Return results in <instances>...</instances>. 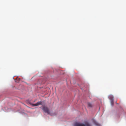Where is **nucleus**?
<instances>
[{"label": "nucleus", "mask_w": 126, "mask_h": 126, "mask_svg": "<svg viewBox=\"0 0 126 126\" xmlns=\"http://www.w3.org/2000/svg\"><path fill=\"white\" fill-rule=\"evenodd\" d=\"M15 81L16 82H19L20 79H14Z\"/></svg>", "instance_id": "nucleus-8"}, {"label": "nucleus", "mask_w": 126, "mask_h": 126, "mask_svg": "<svg viewBox=\"0 0 126 126\" xmlns=\"http://www.w3.org/2000/svg\"><path fill=\"white\" fill-rule=\"evenodd\" d=\"M88 106L90 107H92V104L90 103H88Z\"/></svg>", "instance_id": "nucleus-6"}, {"label": "nucleus", "mask_w": 126, "mask_h": 126, "mask_svg": "<svg viewBox=\"0 0 126 126\" xmlns=\"http://www.w3.org/2000/svg\"><path fill=\"white\" fill-rule=\"evenodd\" d=\"M84 125V126H92L91 124L87 121L85 122Z\"/></svg>", "instance_id": "nucleus-4"}, {"label": "nucleus", "mask_w": 126, "mask_h": 126, "mask_svg": "<svg viewBox=\"0 0 126 126\" xmlns=\"http://www.w3.org/2000/svg\"><path fill=\"white\" fill-rule=\"evenodd\" d=\"M42 109L43 110L45 113H47L48 114H50V112L47 107L44 106Z\"/></svg>", "instance_id": "nucleus-1"}, {"label": "nucleus", "mask_w": 126, "mask_h": 126, "mask_svg": "<svg viewBox=\"0 0 126 126\" xmlns=\"http://www.w3.org/2000/svg\"><path fill=\"white\" fill-rule=\"evenodd\" d=\"M113 101H113V102H111V101H112V100H111V105H113Z\"/></svg>", "instance_id": "nucleus-9"}, {"label": "nucleus", "mask_w": 126, "mask_h": 126, "mask_svg": "<svg viewBox=\"0 0 126 126\" xmlns=\"http://www.w3.org/2000/svg\"><path fill=\"white\" fill-rule=\"evenodd\" d=\"M74 126H84V123H81L80 122H77L74 125Z\"/></svg>", "instance_id": "nucleus-2"}, {"label": "nucleus", "mask_w": 126, "mask_h": 126, "mask_svg": "<svg viewBox=\"0 0 126 126\" xmlns=\"http://www.w3.org/2000/svg\"><path fill=\"white\" fill-rule=\"evenodd\" d=\"M42 101H41L39 102H37L36 104H33L32 105L33 106H37L39 105H42Z\"/></svg>", "instance_id": "nucleus-3"}, {"label": "nucleus", "mask_w": 126, "mask_h": 126, "mask_svg": "<svg viewBox=\"0 0 126 126\" xmlns=\"http://www.w3.org/2000/svg\"><path fill=\"white\" fill-rule=\"evenodd\" d=\"M109 97L111 100H112V102L114 101L113 97L112 95H110L109 96Z\"/></svg>", "instance_id": "nucleus-5"}, {"label": "nucleus", "mask_w": 126, "mask_h": 126, "mask_svg": "<svg viewBox=\"0 0 126 126\" xmlns=\"http://www.w3.org/2000/svg\"><path fill=\"white\" fill-rule=\"evenodd\" d=\"M94 124L96 125V126H99V124L96 121H94Z\"/></svg>", "instance_id": "nucleus-7"}]
</instances>
